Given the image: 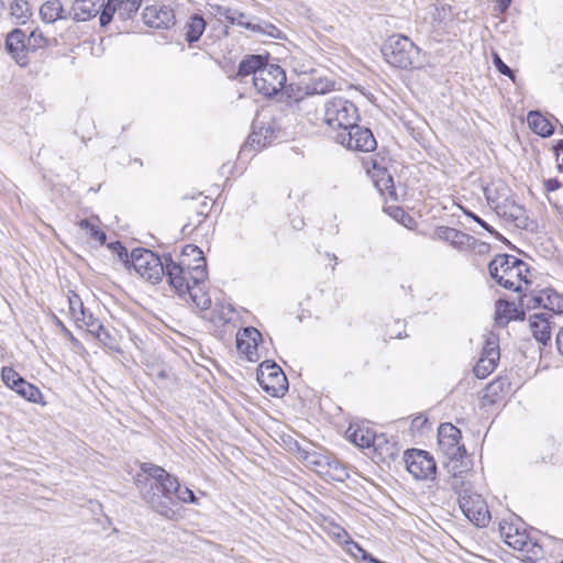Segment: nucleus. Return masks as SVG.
<instances>
[{"label": "nucleus", "mask_w": 563, "mask_h": 563, "mask_svg": "<svg viewBox=\"0 0 563 563\" xmlns=\"http://www.w3.org/2000/svg\"><path fill=\"white\" fill-rule=\"evenodd\" d=\"M490 277L500 286L517 292L522 291L521 283L529 284L525 273L529 272L528 265L514 255L499 254L488 264Z\"/></svg>", "instance_id": "1"}, {"label": "nucleus", "mask_w": 563, "mask_h": 563, "mask_svg": "<svg viewBox=\"0 0 563 563\" xmlns=\"http://www.w3.org/2000/svg\"><path fill=\"white\" fill-rule=\"evenodd\" d=\"M382 54L396 68L411 69L423 65L421 49L406 35L389 36L383 45Z\"/></svg>", "instance_id": "2"}, {"label": "nucleus", "mask_w": 563, "mask_h": 563, "mask_svg": "<svg viewBox=\"0 0 563 563\" xmlns=\"http://www.w3.org/2000/svg\"><path fill=\"white\" fill-rule=\"evenodd\" d=\"M167 282L180 298H186V292L192 283H205L208 277L207 266L201 264L191 265L186 258L178 264L165 266Z\"/></svg>", "instance_id": "3"}, {"label": "nucleus", "mask_w": 563, "mask_h": 563, "mask_svg": "<svg viewBox=\"0 0 563 563\" xmlns=\"http://www.w3.org/2000/svg\"><path fill=\"white\" fill-rule=\"evenodd\" d=\"M360 115L356 106L342 97H334L324 103V123L336 133L346 132Z\"/></svg>", "instance_id": "4"}, {"label": "nucleus", "mask_w": 563, "mask_h": 563, "mask_svg": "<svg viewBox=\"0 0 563 563\" xmlns=\"http://www.w3.org/2000/svg\"><path fill=\"white\" fill-rule=\"evenodd\" d=\"M173 496H175L181 503L197 504V497L194 492L188 487H181L179 481L177 484H173L169 492L159 494L157 492H150L145 494V501L151 506L153 510L162 515L167 519H173L176 516V511L173 508Z\"/></svg>", "instance_id": "5"}, {"label": "nucleus", "mask_w": 563, "mask_h": 563, "mask_svg": "<svg viewBox=\"0 0 563 563\" xmlns=\"http://www.w3.org/2000/svg\"><path fill=\"white\" fill-rule=\"evenodd\" d=\"M131 263L134 271L152 284H157L164 277L162 258L147 249H134L131 252Z\"/></svg>", "instance_id": "6"}, {"label": "nucleus", "mask_w": 563, "mask_h": 563, "mask_svg": "<svg viewBox=\"0 0 563 563\" xmlns=\"http://www.w3.org/2000/svg\"><path fill=\"white\" fill-rule=\"evenodd\" d=\"M260 386L273 397H283L288 390V380L274 361H264L256 372Z\"/></svg>", "instance_id": "7"}, {"label": "nucleus", "mask_w": 563, "mask_h": 563, "mask_svg": "<svg viewBox=\"0 0 563 563\" xmlns=\"http://www.w3.org/2000/svg\"><path fill=\"white\" fill-rule=\"evenodd\" d=\"M459 505L465 517L476 527H486L490 520V514L483 497L471 489H465L459 497Z\"/></svg>", "instance_id": "8"}, {"label": "nucleus", "mask_w": 563, "mask_h": 563, "mask_svg": "<svg viewBox=\"0 0 563 563\" xmlns=\"http://www.w3.org/2000/svg\"><path fill=\"white\" fill-rule=\"evenodd\" d=\"M285 82L286 74L284 69L278 65L267 63L253 78V85L257 92L267 97L277 95Z\"/></svg>", "instance_id": "9"}, {"label": "nucleus", "mask_w": 563, "mask_h": 563, "mask_svg": "<svg viewBox=\"0 0 563 563\" xmlns=\"http://www.w3.org/2000/svg\"><path fill=\"white\" fill-rule=\"evenodd\" d=\"M334 139L341 145L353 151L372 152L377 146L372 131L358 125L357 122L346 132L336 133Z\"/></svg>", "instance_id": "10"}, {"label": "nucleus", "mask_w": 563, "mask_h": 563, "mask_svg": "<svg viewBox=\"0 0 563 563\" xmlns=\"http://www.w3.org/2000/svg\"><path fill=\"white\" fill-rule=\"evenodd\" d=\"M347 438L352 443L362 449L373 448L375 451L383 454L385 449L387 454H393L390 451V445L388 441L385 439L384 434L377 435L371 428L360 426V424H350L347 431Z\"/></svg>", "instance_id": "11"}, {"label": "nucleus", "mask_w": 563, "mask_h": 563, "mask_svg": "<svg viewBox=\"0 0 563 563\" xmlns=\"http://www.w3.org/2000/svg\"><path fill=\"white\" fill-rule=\"evenodd\" d=\"M405 463L408 472L417 479H432L435 476L437 464L427 451H406Z\"/></svg>", "instance_id": "12"}, {"label": "nucleus", "mask_w": 563, "mask_h": 563, "mask_svg": "<svg viewBox=\"0 0 563 563\" xmlns=\"http://www.w3.org/2000/svg\"><path fill=\"white\" fill-rule=\"evenodd\" d=\"M461 431L452 423H442L438 429L440 450L448 457H465L466 450L461 444Z\"/></svg>", "instance_id": "13"}, {"label": "nucleus", "mask_w": 563, "mask_h": 563, "mask_svg": "<svg viewBox=\"0 0 563 563\" xmlns=\"http://www.w3.org/2000/svg\"><path fill=\"white\" fill-rule=\"evenodd\" d=\"M260 340H262V334L256 328H243L236 334V349L249 362H257L260 360Z\"/></svg>", "instance_id": "14"}, {"label": "nucleus", "mask_w": 563, "mask_h": 563, "mask_svg": "<svg viewBox=\"0 0 563 563\" xmlns=\"http://www.w3.org/2000/svg\"><path fill=\"white\" fill-rule=\"evenodd\" d=\"M431 239L446 242L459 252L468 251L470 245L475 243L474 236L446 225L437 227Z\"/></svg>", "instance_id": "15"}, {"label": "nucleus", "mask_w": 563, "mask_h": 563, "mask_svg": "<svg viewBox=\"0 0 563 563\" xmlns=\"http://www.w3.org/2000/svg\"><path fill=\"white\" fill-rule=\"evenodd\" d=\"M499 356L497 340L494 338L487 339L481 358L473 368L474 375L481 379L486 378L496 368Z\"/></svg>", "instance_id": "16"}, {"label": "nucleus", "mask_w": 563, "mask_h": 563, "mask_svg": "<svg viewBox=\"0 0 563 563\" xmlns=\"http://www.w3.org/2000/svg\"><path fill=\"white\" fill-rule=\"evenodd\" d=\"M142 18L146 25L155 29H167L174 24L175 20L173 9L165 4L146 5Z\"/></svg>", "instance_id": "17"}, {"label": "nucleus", "mask_w": 563, "mask_h": 563, "mask_svg": "<svg viewBox=\"0 0 563 563\" xmlns=\"http://www.w3.org/2000/svg\"><path fill=\"white\" fill-rule=\"evenodd\" d=\"M143 470L151 477L148 488L142 492V496L144 499L145 494L150 492H157L159 494H164L165 492L170 490L173 484H177V477L169 474L163 467L151 464L148 466H144Z\"/></svg>", "instance_id": "18"}, {"label": "nucleus", "mask_w": 563, "mask_h": 563, "mask_svg": "<svg viewBox=\"0 0 563 563\" xmlns=\"http://www.w3.org/2000/svg\"><path fill=\"white\" fill-rule=\"evenodd\" d=\"M211 13L221 23L239 25L253 32L261 30V25L251 23L245 13L229 7L211 5Z\"/></svg>", "instance_id": "19"}, {"label": "nucleus", "mask_w": 563, "mask_h": 563, "mask_svg": "<svg viewBox=\"0 0 563 563\" xmlns=\"http://www.w3.org/2000/svg\"><path fill=\"white\" fill-rule=\"evenodd\" d=\"M334 90V81L328 78H318L307 84L303 88L298 87L295 92L294 85L288 86L289 97L294 98L296 102H302L307 97L314 95H325Z\"/></svg>", "instance_id": "20"}, {"label": "nucleus", "mask_w": 563, "mask_h": 563, "mask_svg": "<svg viewBox=\"0 0 563 563\" xmlns=\"http://www.w3.org/2000/svg\"><path fill=\"white\" fill-rule=\"evenodd\" d=\"M25 34L23 31L15 29L10 32L5 40V49L15 59V62L24 66L27 64L26 45L24 43Z\"/></svg>", "instance_id": "21"}, {"label": "nucleus", "mask_w": 563, "mask_h": 563, "mask_svg": "<svg viewBox=\"0 0 563 563\" xmlns=\"http://www.w3.org/2000/svg\"><path fill=\"white\" fill-rule=\"evenodd\" d=\"M551 314L547 312L533 313L529 318V325L533 338L541 344L547 345L551 339Z\"/></svg>", "instance_id": "22"}, {"label": "nucleus", "mask_w": 563, "mask_h": 563, "mask_svg": "<svg viewBox=\"0 0 563 563\" xmlns=\"http://www.w3.org/2000/svg\"><path fill=\"white\" fill-rule=\"evenodd\" d=\"M257 124H253V129H256ZM276 128L274 123L268 122L266 125L260 126V131L253 130L252 134L249 136L246 146L250 145L255 150H260L269 144L274 139H276Z\"/></svg>", "instance_id": "23"}, {"label": "nucleus", "mask_w": 563, "mask_h": 563, "mask_svg": "<svg viewBox=\"0 0 563 563\" xmlns=\"http://www.w3.org/2000/svg\"><path fill=\"white\" fill-rule=\"evenodd\" d=\"M102 5L103 0H75L73 4V19L76 21H88L99 13Z\"/></svg>", "instance_id": "24"}, {"label": "nucleus", "mask_w": 563, "mask_h": 563, "mask_svg": "<svg viewBox=\"0 0 563 563\" xmlns=\"http://www.w3.org/2000/svg\"><path fill=\"white\" fill-rule=\"evenodd\" d=\"M525 311L515 303L499 300L497 302L496 322L499 325H506L511 320H523Z\"/></svg>", "instance_id": "25"}, {"label": "nucleus", "mask_w": 563, "mask_h": 563, "mask_svg": "<svg viewBox=\"0 0 563 563\" xmlns=\"http://www.w3.org/2000/svg\"><path fill=\"white\" fill-rule=\"evenodd\" d=\"M40 15L45 23H54L67 19L70 13L65 11L60 0H48L42 4Z\"/></svg>", "instance_id": "26"}, {"label": "nucleus", "mask_w": 563, "mask_h": 563, "mask_svg": "<svg viewBox=\"0 0 563 563\" xmlns=\"http://www.w3.org/2000/svg\"><path fill=\"white\" fill-rule=\"evenodd\" d=\"M203 283H192L189 291L186 292L185 301H191L196 308L201 311L208 310L211 307V298L202 287Z\"/></svg>", "instance_id": "27"}, {"label": "nucleus", "mask_w": 563, "mask_h": 563, "mask_svg": "<svg viewBox=\"0 0 563 563\" xmlns=\"http://www.w3.org/2000/svg\"><path fill=\"white\" fill-rule=\"evenodd\" d=\"M527 121L530 129L540 136L548 137L553 134V125L539 111H530Z\"/></svg>", "instance_id": "28"}, {"label": "nucleus", "mask_w": 563, "mask_h": 563, "mask_svg": "<svg viewBox=\"0 0 563 563\" xmlns=\"http://www.w3.org/2000/svg\"><path fill=\"white\" fill-rule=\"evenodd\" d=\"M510 389L507 378L499 377L489 383L485 389L484 399L489 404L500 400Z\"/></svg>", "instance_id": "29"}, {"label": "nucleus", "mask_w": 563, "mask_h": 563, "mask_svg": "<svg viewBox=\"0 0 563 563\" xmlns=\"http://www.w3.org/2000/svg\"><path fill=\"white\" fill-rule=\"evenodd\" d=\"M206 21L201 15H191L185 25V40L189 44L199 41L206 30Z\"/></svg>", "instance_id": "30"}, {"label": "nucleus", "mask_w": 563, "mask_h": 563, "mask_svg": "<svg viewBox=\"0 0 563 563\" xmlns=\"http://www.w3.org/2000/svg\"><path fill=\"white\" fill-rule=\"evenodd\" d=\"M266 65V59L261 55H251L244 58L238 69L239 77H246L249 75H253V78L256 77V73L261 70Z\"/></svg>", "instance_id": "31"}, {"label": "nucleus", "mask_w": 563, "mask_h": 563, "mask_svg": "<svg viewBox=\"0 0 563 563\" xmlns=\"http://www.w3.org/2000/svg\"><path fill=\"white\" fill-rule=\"evenodd\" d=\"M191 200L192 201L186 207V210L195 212L196 217L198 218L195 227H199L208 214L209 202L207 197H202L201 194H198L197 197H192Z\"/></svg>", "instance_id": "32"}, {"label": "nucleus", "mask_w": 563, "mask_h": 563, "mask_svg": "<svg viewBox=\"0 0 563 563\" xmlns=\"http://www.w3.org/2000/svg\"><path fill=\"white\" fill-rule=\"evenodd\" d=\"M143 0H117V15L121 21L132 19L139 11Z\"/></svg>", "instance_id": "33"}, {"label": "nucleus", "mask_w": 563, "mask_h": 563, "mask_svg": "<svg viewBox=\"0 0 563 563\" xmlns=\"http://www.w3.org/2000/svg\"><path fill=\"white\" fill-rule=\"evenodd\" d=\"M13 390L24 399L34 404H37L42 399L41 390L24 378L19 382L18 386L14 387Z\"/></svg>", "instance_id": "34"}, {"label": "nucleus", "mask_w": 563, "mask_h": 563, "mask_svg": "<svg viewBox=\"0 0 563 563\" xmlns=\"http://www.w3.org/2000/svg\"><path fill=\"white\" fill-rule=\"evenodd\" d=\"M544 309L552 311L555 314L563 313V295L556 292L554 289H544Z\"/></svg>", "instance_id": "35"}, {"label": "nucleus", "mask_w": 563, "mask_h": 563, "mask_svg": "<svg viewBox=\"0 0 563 563\" xmlns=\"http://www.w3.org/2000/svg\"><path fill=\"white\" fill-rule=\"evenodd\" d=\"M519 307L528 310L543 308L544 309V289L539 290L536 294L523 295L520 297Z\"/></svg>", "instance_id": "36"}, {"label": "nucleus", "mask_w": 563, "mask_h": 563, "mask_svg": "<svg viewBox=\"0 0 563 563\" xmlns=\"http://www.w3.org/2000/svg\"><path fill=\"white\" fill-rule=\"evenodd\" d=\"M446 468L450 476L468 475L471 471L470 461H466L464 457H449Z\"/></svg>", "instance_id": "37"}, {"label": "nucleus", "mask_w": 563, "mask_h": 563, "mask_svg": "<svg viewBox=\"0 0 563 563\" xmlns=\"http://www.w3.org/2000/svg\"><path fill=\"white\" fill-rule=\"evenodd\" d=\"M68 305L71 318L74 319L75 323H79L80 317L88 312V310L84 307L81 298L74 291H70L68 295Z\"/></svg>", "instance_id": "38"}, {"label": "nucleus", "mask_w": 563, "mask_h": 563, "mask_svg": "<svg viewBox=\"0 0 563 563\" xmlns=\"http://www.w3.org/2000/svg\"><path fill=\"white\" fill-rule=\"evenodd\" d=\"M76 324L79 328H86L87 331L93 336L104 328L99 319L95 318L93 314L89 311L80 317L79 323Z\"/></svg>", "instance_id": "39"}, {"label": "nucleus", "mask_w": 563, "mask_h": 563, "mask_svg": "<svg viewBox=\"0 0 563 563\" xmlns=\"http://www.w3.org/2000/svg\"><path fill=\"white\" fill-rule=\"evenodd\" d=\"M512 527H508V531L504 532L506 543L514 549L522 550L527 545V537L523 533H519L518 529H515V533H511Z\"/></svg>", "instance_id": "40"}, {"label": "nucleus", "mask_w": 563, "mask_h": 563, "mask_svg": "<svg viewBox=\"0 0 563 563\" xmlns=\"http://www.w3.org/2000/svg\"><path fill=\"white\" fill-rule=\"evenodd\" d=\"M100 25L107 26L113 19L114 14H117V0H108L101 7L100 11Z\"/></svg>", "instance_id": "41"}, {"label": "nucleus", "mask_w": 563, "mask_h": 563, "mask_svg": "<svg viewBox=\"0 0 563 563\" xmlns=\"http://www.w3.org/2000/svg\"><path fill=\"white\" fill-rule=\"evenodd\" d=\"M79 227L80 229L89 232L91 239L99 241L101 244L106 242V233L102 230H100L96 224H93L89 219H82L79 222Z\"/></svg>", "instance_id": "42"}, {"label": "nucleus", "mask_w": 563, "mask_h": 563, "mask_svg": "<svg viewBox=\"0 0 563 563\" xmlns=\"http://www.w3.org/2000/svg\"><path fill=\"white\" fill-rule=\"evenodd\" d=\"M1 377L3 383L11 389L16 387L19 382L23 379V377L12 367H3L1 371Z\"/></svg>", "instance_id": "43"}, {"label": "nucleus", "mask_w": 563, "mask_h": 563, "mask_svg": "<svg viewBox=\"0 0 563 563\" xmlns=\"http://www.w3.org/2000/svg\"><path fill=\"white\" fill-rule=\"evenodd\" d=\"M347 552L355 559H362L366 563H369V559H373L368 552H366L360 544L354 541L346 542Z\"/></svg>", "instance_id": "44"}, {"label": "nucleus", "mask_w": 563, "mask_h": 563, "mask_svg": "<svg viewBox=\"0 0 563 563\" xmlns=\"http://www.w3.org/2000/svg\"><path fill=\"white\" fill-rule=\"evenodd\" d=\"M465 214L471 218L474 222L478 223L484 230H486L488 233L494 235L496 239L508 242L505 236H503L499 232H497L492 225H489L487 222H485L482 218H479L477 214H475L472 211H465Z\"/></svg>", "instance_id": "45"}, {"label": "nucleus", "mask_w": 563, "mask_h": 563, "mask_svg": "<svg viewBox=\"0 0 563 563\" xmlns=\"http://www.w3.org/2000/svg\"><path fill=\"white\" fill-rule=\"evenodd\" d=\"M96 339L106 347L118 351V344L115 338L106 329L103 328L100 332H98L95 335Z\"/></svg>", "instance_id": "46"}, {"label": "nucleus", "mask_w": 563, "mask_h": 563, "mask_svg": "<svg viewBox=\"0 0 563 563\" xmlns=\"http://www.w3.org/2000/svg\"><path fill=\"white\" fill-rule=\"evenodd\" d=\"M183 256H184V258L188 257V256H192L195 264L203 263L207 266L206 258L203 256L202 251L196 245H192V244L186 245L183 249Z\"/></svg>", "instance_id": "47"}, {"label": "nucleus", "mask_w": 563, "mask_h": 563, "mask_svg": "<svg viewBox=\"0 0 563 563\" xmlns=\"http://www.w3.org/2000/svg\"><path fill=\"white\" fill-rule=\"evenodd\" d=\"M466 477L467 475L449 477V485L451 489L459 494V497L464 493L465 489H470L467 487Z\"/></svg>", "instance_id": "48"}, {"label": "nucleus", "mask_w": 563, "mask_h": 563, "mask_svg": "<svg viewBox=\"0 0 563 563\" xmlns=\"http://www.w3.org/2000/svg\"><path fill=\"white\" fill-rule=\"evenodd\" d=\"M11 14L18 19H25L29 15V3L25 0H15L11 4Z\"/></svg>", "instance_id": "49"}, {"label": "nucleus", "mask_w": 563, "mask_h": 563, "mask_svg": "<svg viewBox=\"0 0 563 563\" xmlns=\"http://www.w3.org/2000/svg\"><path fill=\"white\" fill-rule=\"evenodd\" d=\"M523 213V209L519 206H512L510 209L509 217L518 228L527 227L528 218Z\"/></svg>", "instance_id": "50"}, {"label": "nucleus", "mask_w": 563, "mask_h": 563, "mask_svg": "<svg viewBox=\"0 0 563 563\" xmlns=\"http://www.w3.org/2000/svg\"><path fill=\"white\" fill-rule=\"evenodd\" d=\"M493 64L500 74L509 77L512 81H515L516 76L514 70L503 62L497 53H493Z\"/></svg>", "instance_id": "51"}, {"label": "nucleus", "mask_w": 563, "mask_h": 563, "mask_svg": "<svg viewBox=\"0 0 563 563\" xmlns=\"http://www.w3.org/2000/svg\"><path fill=\"white\" fill-rule=\"evenodd\" d=\"M393 217L406 228L411 229L412 224H415V219L406 213L401 208H396Z\"/></svg>", "instance_id": "52"}, {"label": "nucleus", "mask_w": 563, "mask_h": 563, "mask_svg": "<svg viewBox=\"0 0 563 563\" xmlns=\"http://www.w3.org/2000/svg\"><path fill=\"white\" fill-rule=\"evenodd\" d=\"M48 45V38L42 32L33 31L27 40V46L43 47Z\"/></svg>", "instance_id": "53"}, {"label": "nucleus", "mask_w": 563, "mask_h": 563, "mask_svg": "<svg viewBox=\"0 0 563 563\" xmlns=\"http://www.w3.org/2000/svg\"><path fill=\"white\" fill-rule=\"evenodd\" d=\"M110 247L118 254L119 258L123 262L131 261V254H129L125 246L122 245L121 242H113L110 244Z\"/></svg>", "instance_id": "54"}, {"label": "nucleus", "mask_w": 563, "mask_h": 563, "mask_svg": "<svg viewBox=\"0 0 563 563\" xmlns=\"http://www.w3.org/2000/svg\"><path fill=\"white\" fill-rule=\"evenodd\" d=\"M189 212L191 214L188 217V222L186 224H184V227L181 228L183 234H187L197 228V227H195V223H197L198 218L196 217L194 211H189Z\"/></svg>", "instance_id": "55"}, {"label": "nucleus", "mask_w": 563, "mask_h": 563, "mask_svg": "<svg viewBox=\"0 0 563 563\" xmlns=\"http://www.w3.org/2000/svg\"><path fill=\"white\" fill-rule=\"evenodd\" d=\"M490 245L486 242L478 241L475 239V243L470 245V250L476 251L478 254L488 253Z\"/></svg>", "instance_id": "56"}, {"label": "nucleus", "mask_w": 563, "mask_h": 563, "mask_svg": "<svg viewBox=\"0 0 563 563\" xmlns=\"http://www.w3.org/2000/svg\"><path fill=\"white\" fill-rule=\"evenodd\" d=\"M260 31L266 33L271 37L282 38V31L272 24H266L264 29L261 26Z\"/></svg>", "instance_id": "57"}, {"label": "nucleus", "mask_w": 563, "mask_h": 563, "mask_svg": "<svg viewBox=\"0 0 563 563\" xmlns=\"http://www.w3.org/2000/svg\"><path fill=\"white\" fill-rule=\"evenodd\" d=\"M376 186L382 191L385 190V189L387 190L389 188H393L394 187L393 177L390 175H387L386 177H383L380 180L376 181Z\"/></svg>", "instance_id": "58"}, {"label": "nucleus", "mask_w": 563, "mask_h": 563, "mask_svg": "<svg viewBox=\"0 0 563 563\" xmlns=\"http://www.w3.org/2000/svg\"><path fill=\"white\" fill-rule=\"evenodd\" d=\"M404 327V324L401 323L400 320H397L395 321L394 323V329H389V338L390 339H395V338H402V332H401V328Z\"/></svg>", "instance_id": "59"}, {"label": "nucleus", "mask_w": 563, "mask_h": 563, "mask_svg": "<svg viewBox=\"0 0 563 563\" xmlns=\"http://www.w3.org/2000/svg\"><path fill=\"white\" fill-rule=\"evenodd\" d=\"M547 191H554L561 187V183L556 178H550L544 181Z\"/></svg>", "instance_id": "60"}, {"label": "nucleus", "mask_w": 563, "mask_h": 563, "mask_svg": "<svg viewBox=\"0 0 563 563\" xmlns=\"http://www.w3.org/2000/svg\"><path fill=\"white\" fill-rule=\"evenodd\" d=\"M57 325L60 328L65 336H67L71 342L77 341L73 333L65 327V324L60 320H57Z\"/></svg>", "instance_id": "61"}, {"label": "nucleus", "mask_w": 563, "mask_h": 563, "mask_svg": "<svg viewBox=\"0 0 563 563\" xmlns=\"http://www.w3.org/2000/svg\"><path fill=\"white\" fill-rule=\"evenodd\" d=\"M159 258H162V266L164 268V274L166 273L165 266H167L169 264H177L176 262L173 261L172 254H169V253L163 254V256H159Z\"/></svg>", "instance_id": "62"}, {"label": "nucleus", "mask_w": 563, "mask_h": 563, "mask_svg": "<svg viewBox=\"0 0 563 563\" xmlns=\"http://www.w3.org/2000/svg\"><path fill=\"white\" fill-rule=\"evenodd\" d=\"M556 345L559 353L563 356V328L559 331L556 335Z\"/></svg>", "instance_id": "63"}, {"label": "nucleus", "mask_w": 563, "mask_h": 563, "mask_svg": "<svg viewBox=\"0 0 563 563\" xmlns=\"http://www.w3.org/2000/svg\"><path fill=\"white\" fill-rule=\"evenodd\" d=\"M554 151L556 156H559L561 153H563V140H560L556 145L554 146Z\"/></svg>", "instance_id": "64"}]
</instances>
